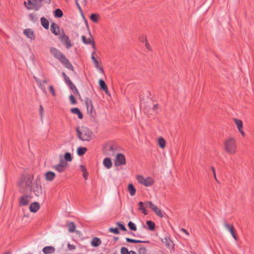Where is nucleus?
<instances>
[{
  "label": "nucleus",
  "instance_id": "nucleus-1",
  "mask_svg": "<svg viewBox=\"0 0 254 254\" xmlns=\"http://www.w3.org/2000/svg\"><path fill=\"white\" fill-rule=\"evenodd\" d=\"M33 179V175H27L22 176L17 182V185L20 191L22 192L32 191Z\"/></svg>",
  "mask_w": 254,
  "mask_h": 254
},
{
  "label": "nucleus",
  "instance_id": "nucleus-2",
  "mask_svg": "<svg viewBox=\"0 0 254 254\" xmlns=\"http://www.w3.org/2000/svg\"><path fill=\"white\" fill-rule=\"evenodd\" d=\"M50 52L51 55H52L56 59L59 60L65 67L71 70H73V66L69 62V60L59 50L55 48L51 47L50 49Z\"/></svg>",
  "mask_w": 254,
  "mask_h": 254
},
{
  "label": "nucleus",
  "instance_id": "nucleus-3",
  "mask_svg": "<svg viewBox=\"0 0 254 254\" xmlns=\"http://www.w3.org/2000/svg\"><path fill=\"white\" fill-rule=\"evenodd\" d=\"M225 151L230 155H234L236 153L237 148V142L236 139L231 136L227 138L224 142Z\"/></svg>",
  "mask_w": 254,
  "mask_h": 254
},
{
  "label": "nucleus",
  "instance_id": "nucleus-4",
  "mask_svg": "<svg viewBox=\"0 0 254 254\" xmlns=\"http://www.w3.org/2000/svg\"><path fill=\"white\" fill-rule=\"evenodd\" d=\"M76 133L78 138L82 141H89L92 138V131L84 127L76 128Z\"/></svg>",
  "mask_w": 254,
  "mask_h": 254
},
{
  "label": "nucleus",
  "instance_id": "nucleus-5",
  "mask_svg": "<svg viewBox=\"0 0 254 254\" xmlns=\"http://www.w3.org/2000/svg\"><path fill=\"white\" fill-rule=\"evenodd\" d=\"M42 1L50 3L51 0H28V3L24 1V4L28 9L38 10L42 6Z\"/></svg>",
  "mask_w": 254,
  "mask_h": 254
},
{
  "label": "nucleus",
  "instance_id": "nucleus-6",
  "mask_svg": "<svg viewBox=\"0 0 254 254\" xmlns=\"http://www.w3.org/2000/svg\"><path fill=\"white\" fill-rule=\"evenodd\" d=\"M68 166V164L62 158L60 160L59 164L53 165L52 168L60 173L64 172Z\"/></svg>",
  "mask_w": 254,
  "mask_h": 254
},
{
  "label": "nucleus",
  "instance_id": "nucleus-7",
  "mask_svg": "<svg viewBox=\"0 0 254 254\" xmlns=\"http://www.w3.org/2000/svg\"><path fill=\"white\" fill-rule=\"evenodd\" d=\"M136 179L139 183L146 187L151 186L154 183V180L151 177L145 178L141 175H138L136 177Z\"/></svg>",
  "mask_w": 254,
  "mask_h": 254
},
{
  "label": "nucleus",
  "instance_id": "nucleus-8",
  "mask_svg": "<svg viewBox=\"0 0 254 254\" xmlns=\"http://www.w3.org/2000/svg\"><path fill=\"white\" fill-rule=\"evenodd\" d=\"M32 191L37 196H39L42 193V187L39 177H37L35 181V183L32 186Z\"/></svg>",
  "mask_w": 254,
  "mask_h": 254
},
{
  "label": "nucleus",
  "instance_id": "nucleus-9",
  "mask_svg": "<svg viewBox=\"0 0 254 254\" xmlns=\"http://www.w3.org/2000/svg\"><path fill=\"white\" fill-rule=\"evenodd\" d=\"M85 104L88 113L92 117H94L95 115V111L93 109L92 100L88 98H86L85 100Z\"/></svg>",
  "mask_w": 254,
  "mask_h": 254
},
{
  "label": "nucleus",
  "instance_id": "nucleus-10",
  "mask_svg": "<svg viewBox=\"0 0 254 254\" xmlns=\"http://www.w3.org/2000/svg\"><path fill=\"white\" fill-rule=\"evenodd\" d=\"M31 198L32 196L30 195H23L19 198V205L21 206L27 205L31 201Z\"/></svg>",
  "mask_w": 254,
  "mask_h": 254
},
{
  "label": "nucleus",
  "instance_id": "nucleus-11",
  "mask_svg": "<svg viewBox=\"0 0 254 254\" xmlns=\"http://www.w3.org/2000/svg\"><path fill=\"white\" fill-rule=\"evenodd\" d=\"M23 34L30 40H34L36 38V34L31 28H26L24 30Z\"/></svg>",
  "mask_w": 254,
  "mask_h": 254
},
{
  "label": "nucleus",
  "instance_id": "nucleus-12",
  "mask_svg": "<svg viewBox=\"0 0 254 254\" xmlns=\"http://www.w3.org/2000/svg\"><path fill=\"white\" fill-rule=\"evenodd\" d=\"M126 164V158L124 155L122 154H118L115 161V164L116 166H120Z\"/></svg>",
  "mask_w": 254,
  "mask_h": 254
},
{
  "label": "nucleus",
  "instance_id": "nucleus-13",
  "mask_svg": "<svg viewBox=\"0 0 254 254\" xmlns=\"http://www.w3.org/2000/svg\"><path fill=\"white\" fill-rule=\"evenodd\" d=\"M234 121L235 124L236 125L239 131H240V132L241 133V134L243 136H244L245 133V132L243 130V124L242 121L240 120L237 119H234Z\"/></svg>",
  "mask_w": 254,
  "mask_h": 254
},
{
  "label": "nucleus",
  "instance_id": "nucleus-14",
  "mask_svg": "<svg viewBox=\"0 0 254 254\" xmlns=\"http://www.w3.org/2000/svg\"><path fill=\"white\" fill-rule=\"evenodd\" d=\"M51 31L52 33L55 35H58L60 34L59 26L56 23L54 22L51 25Z\"/></svg>",
  "mask_w": 254,
  "mask_h": 254
},
{
  "label": "nucleus",
  "instance_id": "nucleus-15",
  "mask_svg": "<svg viewBox=\"0 0 254 254\" xmlns=\"http://www.w3.org/2000/svg\"><path fill=\"white\" fill-rule=\"evenodd\" d=\"M40 208L39 203L37 202L32 203L29 206V210L31 212L35 213Z\"/></svg>",
  "mask_w": 254,
  "mask_h": 254
},
{
  "label": "nucleus",
  "instance_id": "nucleus-16",
  "mask_svg": "<svg viewBox=\"0 0 254 254\" xmlns=\"http://www.w3.org/2000/svg\"><path fill=\"white\" fill-rule=\"evenodd\" d=\"M55 248L53 246H46L43 249V252L45 254H52L55 252Z\"/></svg>",
  "mask_w": 254,
  "mask_h": 254
},
{
  "label": "nucleus",
  "instance_id": "nucleus-17",
  "mask_svg": "<svg viewBox=\"0 0 254 254\" xmlns=\"http://www.w3.org/2000/svg\"><path fill=\"white\" fill-rule=\"evenodd\" d=\"M81 38L83 42L85 44H92L93 48L94 49H95V43L93 41H92L90 38H87L85 36L82 35L81 36Z\"/></svg>",
  "mask_w": 254,
  "mask_h": 254
},
{
  "label": "nucleus",
  "instance_id": "nucleus-18",
  "mask_svg": "<svg viewBox=\"0 0 254 254\" xmlns=\"http://www.w3.org/2000/svg\"><path fill=\"white\" fill-rule=\"evenodd\" d=\"M56 174L52 171H48L45 174V179L47 181H52L55 178Z\"/></svg>",
  "mask_w": 254,
  "mask_h": 254
},
{
  "label": "nucleus",
  "instance_id": "nucleus-19",
  "mask_svg": "<svg viewBox=\"0 0 254 254\" xmlns=\"http://www.w3.org/2000/svg\"><path fill=\"white\" fill-rule=\"evenodd\" d=\"M41 24L42 26L46 29H48L49 27V22L47 19L44 17H42L40 19Z\"/></svg>",
  "mask_w": 254,
  "mask_h": 254
},
{
  "label": "nucleus",
  "instance_id": "nucleus-20",
  "mask_svg": "<svg viewBox=\"0 0 254 254\" xmlns=\"http://www.w3.org/2000/svg\"><path fill=\"white\" fill-rule=\"evenodd\" d=\"M33 77L36 82H37L38 86L41 89L43 92L46 93L47 92L46 89L44 85H42V80L39 79L38 78L36 77L35 76H34Z\"/></svg>",
  "mask_w": 254,
  "mask_h": 254
},
{
  "label": "nucleus",
  "instance_id": "nucleus-21",
  "mask_svg": "<svg viewBox=\"0 0 254 254\" xmlns=\"http://www.w3.org/2000/svg\"><path fill=\"white\" fill-rule=\"evenodd\" d=\"M101 244V240L97 237H94L91 242V245L92 246L94 247H97L100 246Z\"/></svg>",
  "mask_w": 254,
  "mask_h": 254
},
{
  "label": "nucleus",
  "instance_id": "nucleus-22",
  "mask_svg": "<svg viewBox=\"0 0 254 254\" xmlns=\"http://www.w3.org/2000/svg\"><path fill=\"white\" fill-rule=\"evenodd\" d=\"M151 209L155 213V214L159 217L162 218L164 216L163 212L161 210L158 208L156 205H154Z\"/></svg>",
  "mask_w": 254,
  "mask_h": 254
},
{
  "label": "nucleus",
  "instance_id": "nucleus-23",
  "mask_svg": "<svg viewBox=\"0 0 254 254\" xmlns=\"http://www.w3.org/2000/svg\"><path fill=\"white\" fill-rule=\"evenodd\" d=\"M71 112L74 114L77 115L79 119H82L83 118L82 114L78 108H72L71 109Z\"/></svg>",
  "mask_w": 254,
  "mask_h": 254
},
{
  "label": "nucleus",
  "instance_id": "nucleus-24",
  "mask_svg": "<svg viewBox=\"0 0 254 254\" xmlns=\"http://www.w3.org/2000/svg\"><path fill=\"white\" fill-rule=\"evenodd\" d=\"M103 164L107 169L111 168L112 166V162L111 159L109 158H105L103 160Z\"/></svg>",
  "mask_w": 254,
  "mask_h": 254
},
{
  "label": "nucleus",
  "instance_id": "nucleus-25",
  "mask_svg": "<svg viewBox=\"0 0 254 254\" xmlns=\"http://www.w3.org/2000/svg\"><path fill=\"white\" fill-rule=\"evenodd\" d=\"M121 254H137L136 253L133 251H128V249L126 247H122L121 249Z\"/></svg>",
  "mask_w": 254,
  "mask_h": 254
},
{
  "label": "nucleus",
  "instance_id": "nucleus-26",
  "mask_svg": "<svg viewBox=\"0 0 254 254\" xmlns=\"http://www.w3.org/2000/svg\"><path fill=\"white\" fill-rule=\"evenodd\" d=\"M67 226L68 227V231L70 233H72L75 231V225L74 222H69L67 223Z\"/></svg>",
  "mask_w": 254,
  "mask_h": 254
},
{
  "label": "nucleus",
  "instance_id": "nucleus-27",
  "mask_svg": "<svg viewBox=\"0 0 254 254\" xmlns=\"http://www.w3.org/2000/svg\"><path fill=\"white\" fill-rule=\"evenodd\" d=\"M147 227L148 230L153 231L155 229V224L154 222L152 221L148 220L146 222Z\"/></svg>",
  "mask_w": 254,
  "mask_h": 254
},
{
  "label": "nucleus",
  "instance_id": "nucleus-28",
  "mask_svg": "<svg viewBox=\"0 0 254 254\" xmlns=\"http://www.w3.org/2000/svg\"><path fill=\"white\" fill-rule=\"evenodd\" d=\"M138 205H139L138 209L140 211H142V213L144 215H147L148 212L145 208L144 203L142 202V201H140L138 203Z\"/></svg>",
  "mask_w": 254,
  "mask_h": 254
},
{
  "label": "nucleus",
  "instance_id": "nucleus-29",
  "mask_svg": "<svg viewBox=\"0 0 254 254\" xmlns=\"http://www.w3.org/2000/svg\"><path fill=\"white\" fill-rule=\"evenodd\" d=\"M99 85L101 89H102L105 92L108 93V87L104 81L102 79H100Z\"/></svg>",
  "mask_w": 254,
  "mask_h": 254
},
{
  "label": "nucleus",
  "instance_id": "nucleus-30",
  "mask_svg": "<svg viewBox=\"0 0 254 254\" xmlns=\"http://www.w3.org/2000/svg\"><path fill=\"white\" fill-rule=\"evenodd\" d=\"M128 190L131 196H133L135 194L136 190L133 185L130 184L128 186Z\"/></svg>",
  "mask_w": 254,
  "mask_h": 254
},
{
  "label": "nucleus",
  "instance_id": "nucleus-31",
  "mask_svg": "<svg viewBox=\"0 0 254 254\" xmlns=\"http://www.w3.org/2000/svg\"><path fill=\"white\" fill-rule=\"evenodd\" d=\"M86 151L87 148L86 147H80L78 148L77 153L79 156H82L85 153Z\"/></svg>",
  "mask_w": 254,
  "mask_h": 254
},
{
  "label": "nucleus",
  "instance_id": "nucleus-32",
  "mask_svg": "<svg viewBox=\"0 0 254 254\" xmlns=\"http://www.w3.org/2000/svg\"><path fill=\"white\" fill-rule=\"evenodd\" d=\"M59 39L62 43H64L69 39V38L64 32H63L60 34Z\"/></svg>",
  "mask_w": 254,
  "mask_h": 254
},
{
  "label": "nucleus",
  "instance_id": "nucleus-33",
  "mask_svg": "<svg viewBox=\"0 0 254 254\" xmlns=\"http://www.w3.org/2000/svg\"><path fill=\"white\" fill-rule=\"evenodd\" d=\"M63 15V12L61 9L59 8L56 9L54 11V16L56 17L61 18Z\"/></svg>",
  "mask_w": 254,
  "mask_h": 254
},
{
  "label": "nucleus",
  "instance_id": "nucleus-34",
  "mask_svg": "<svg viewBox=\"0 0 254 254\" xmlns=\"http://www.w3.org/2000/svg\"><path fill=\"white\" fill-rule=\"evenodd\" d=\"M100 15L98 14L93 13L90 16V19L95 23L98 22Z\"/></svg>",
  "mask_w": 254,
  "mask_h": 254
},
{
  "label": "nucleus",
  "instance_id": "nucleus-35",
  "mask_svg": "<svg viewBox=\"0 0 254 254\" xmlns=\"http://www.w3.org/2000/svg\"><path fill=\"white\" fill-rule=\"evenodd\" d=\"M158 145L162 149L165 147L166 141L163 138L159 137L158 138Z\"/></svg>",
  "mask_w": 254,
  "mask_h": 254
},
{
  "label": "nucleus",
  "instance_id": "nucleus-36",
  "mask_svg": "<svg viewBox=\"0 0 254 254\" xmlns=\"http://www.w3.org/2000/svg\"><path fill=\"white\" fill-rule=\"evenodd\" d=\"M62 75L64 78L65 83L68 86L72 82L70 80L69 78L66 75V74L64 72L62 73Z\"/></svg>",
  "mask_w": 254,
  "mask_h": 254
},
{
  "label": "nucleus",
  "instance_id": "nucleus-37",
  "mask_svg": "<svg viewBox=\"0 0 254 254\" xmlns=\"http://www.w3.org/2000/svg\"><path fill=\"white\" fill-rule=\"evenodd\" d=\"M64 158L65 161L70 162L72 161V158L71 154L69 152H66L64 155Z\"/></svg>",
  "mask_w": 254,
  "mask_h": 254
},
{
  "label": "nucleus",
  "instance_id": "nucleus-38",
  "mask_svg": "<svg viewBox=\"0 0 254 254\" xmlns=\"http://www.w3.org/2000/svg\"><path fill=\"white\" fill-rule=\"evenodd\" d=\"M68 86L70 88V89L73 91L74 94L78 93V91L77 88H76L75 86L74 85L73 83L69 85Z\"/></svg>",
  "mask_w": 254,
  "mask_h": 254
},
{
  "label": "nucleus",
  "instance_id": "nucleus-39",
  "mask_svg": "<svg viewBox=\"0 0 254 254\" xmlns=\"http://www.w3.org/2000/svg\"><path fill=\"white\" fill-rule=\"evenodd\" d=\"M128 226L131 230L136 231V227L134 223L131 221H129L128 223Z\"/></svg>",
  "mask_w": 254,
  "mask_h": 254
},
{
  "label": "nucleus",
  "instance_id": "nucleus-40",
  "mask_svg": "<svg viewBox=\"0 0 254 254\" xmlns=\"http://www.w3.org/2000/svg\"><path fill=\"white\" fill-rule=\"evenodd\" d=\"M94 53H95V52H93L92 53L91 59H92V60L95 67L97 68V67H98L99 65L98 62L97 61V60L95 59V58L94 56Z\"/></svg>",
  "mask_w": 254,
  "mask_h": 254
},
{
  "label": "nucleus",
  "instance_id": "nucleus-41",
  "mask_svg": "<svg viewBox=\"0 0 254 254\" xmlns=\"http://www.w3.org/2000/svg\"><path fill=\"white\" fill-rule=\"evenodd\" d=\"M69 98L71 104L75 105L76 104L77 102L73 95L71 94L69 96Z\"/></svg>",
  "mask_w": 254,
  "mask_h": 254
},
{
  "label": "nucleus",
  "instance_id": "nucleus-42",
  "mask_svg": "<svg viewBox=\"0 0 254 254\" xmlns=\"http://www.w3.org/2000/svg\"><path fill=\"white\" fill-rule=\"evenodd\" d=\"M144 204V206L145 207H149L150 208H152L154 206V204H153L151 201H146Z\"/></svg>",
  "mask_w": 254,
  "mask_h": 254
},
{
  "label": "nucleus",
  "instance_id": "nucleus-43",
  "mask_svg": "<svg viewBox=\"0 0 254 254\" xmlns=\"http://www.w3.org/2000/svg\"><path fill=\"white\" fill-rule=\"evenodd\" d=\"M224 226L225 228L230 232L232 230H234V228L233 226H231L227 223H225L224 224Z\"/></svg>",
  "mask_w": 254,
  "mask_h": 254
},
{
  "label": "nucleus",
  "instance_id": "nucleus-44",
  "mask_svg": "<svg viewBox=\"0 0 254 254\" xmlns=\"http://www.w3.org/2000/svg\"><path fill=\"white\" fill-rule=\"evenodd\" d=\"M64 44L65 45V46L66 48L67 49H70V48L72 47V44H71V43L70 41L69 40V39L68 40H67V41H66L65 43H64Z\"/></svg>",
  "mask_w": 254,
  "mask_h": 254
},
{
  "label": "nucleus",
  "instance_id": "nucleus-45",
  "mask_svg": "<svg viewBox=\"0 0 254 254\" xmlns=\"http://www.w3.org/2000/svg\"><path fill=\"white\" fill-rule=\"evenodd\" d=\"M49 90L53 96H56V91H55V89L53 85H51L49 86Z\"/></svg>",
  "mask_w": 254,
  "mask_h": 254
},
{
  "label": "nucleus",
  "instance_id": "nucleus-46",
  "mask_svg": "<svg viewBox=\"0 0 254 254\" xmlns=\"http://www.w3.org/2000/svg\"><path fill=\"white\" fill-rule=\"evenodd\" d=\"M146 252V249L144 247H140L138 250L139 254H145Z\"/></svg>",
  "mask_w": 254,
  "mask_h": 254
},
{
  "label": "nucleus",
  "instance_id": "nucleus-47",
  "mask_svg": "<svg viewBox=\"0 0 254 254\" xmlns=\"http://www.w3.org/2000/svg\"><path fill=\"white\" fill-rule=\"evenodd\" d=\"M109 231L115 234H119V231L117 228H110L109 229Z\"/></svg>",
  "mask_w": 254,
  "mask_h": 254
},
{
  "label": "nucleus",
  "instance_id": "nucleus-48",
  "mask_svg": "<svg viewBox=\"0 0 254 254\" xmlns=\"http://www.w3.org/2000/svg\"><path fill=\"white\" fill-rule=\"evenodd\" d=\"M117 225L119 227V229L123 231H126L127 229L126 227L122 224L120 223V222H117Z\"/></svg>",
  "mask_w": 254,
  "mask_h": 254
},
{
  "label": "nucleus",
  "instance_id": "nucleus-49",
  "mask_svg": "<svg viewBox=\"0 0 254 254\" xmlns=\"http://www.w3.org/2000/svg\"><path fill=\"white\" fill-rule=\"evenodd\" d=\"M29 17L30 20L32 21H35V20L37 19L36 18V15L33 13H31L29 14Z\"/></svg>",
  "mask_w": 254,
  "mask_h": 254
},
{
  "label": "nucleus",
  "instance_id": "nucleus-50",
  "mask_svg": "<svg viewBox=\"0 0 254 254\" xmlns=\"http://www.w3.org/2000/svg\"><path fill=\"white\" fill-rule=\"evenodd\" d=\"M126 240L127 242H128V243H136V240L130 239V238H127L126 239Z\"/></svg>",
  "mask_w": 254,
  "mask_h": 254
},
{
  "label": "nucleus",
  "instance_id": "nucleus-51",
  "mask_svg": "<svg viewBox=\"0 0 254 254\" xmlns=\"http://www.w3.org/2000/svg\"><path fill=\"white\" fill-rule=\"evenodd\" d=\"M67 246L70 250H73L75 249V246L70 244H68Z\"/></svg>",
  "mask_w": 254,
  "mask_h": 254
},
{
  "label": "nucleus",
  "instance_id": "nucleus-52",
  "mask_svg": "<svg viewBox=\"0 0 254 254\" xmlns=\"http://www.w3.org/2000/svg\"><path fill=\"white\" fill-rule=\"evenodd\" d=\"M139 40L142 43H145L147 41L146 38L144 36H142L139 38Z\"/></svg>",
  "mask_w": 254,
  "mask_h": 254
},
{
  "label": "nucleus",
  "instance_id": "nucleus-53",
  "mask_svg": "<svg viewBox=\"0 0 254 254\" xmlns=\"http://www.w3.org/2000/svg\"><path fill=\"white\" fill-rule=\"evenodd\" d=\"M80 168L81 171L82 173L87 171L86 169L84 166L81 165L80 166Z\"/></svg>",
  "mask_w": 254,
  "mask_h": 254
},
{
  "label": "nucleus",
  "instance_id": "nucleus-54",
  "mask_svg": "<svg viewBox=\"0 0 254 254\" xmlns=\"http://www.w3.org/2000/svg\"><path fill=\"white\" fill-rule=\"evenodd\" d=\"M82 173H83V177H84V178L85 180H87V178H88V173L87 172V171H86V172H83Z\"/></svg>",
  "mask_w": 254,
  "mask_h": 254
},
{
  "label": "nucleus",
  "instance_id": "nucleus-55",
  "mask_svg": "<svg viewBox=\"0 0 254 254\" xmlns=\"http://www.w3.org/2000/svg\"><path fill=\"white\" fill-rule=\"evenodd\" d=\"M230 232L231 233L232 237L234 238V239L235 240H237V237L234 233V230H232L231 231H230Z\"/></svg>",
  "mask_w": 254,
  "mask_h": 254
},
{
  "label": "nucleus",
  "instance_id": "nucleus-56",
  "mask_svg": "<svg viewBox=\"0 0 254 254\" xmlns=\"http://www.w3.org/2000/svg\"><path fill=\"white\" fill-rule=\"evenodd\" d=\"M149 242L148 241H141V240H137L136 243H148Z\"/></svg>",
  "mask_w": 254,
  "mask_h": 254
},
{
  "label": "nucleus",
  "instance_id": "nucleus-57",
  "mask_svg": "<svg viewBox=\"0 0 254 254\" xmlns=\"http://www.w3.org/2000/svg\"><path fill=\"white\" fill-rule=\"evenodd\" d=\"M43 110H44V109H43L42 106L40 105V114L41 117L42 116Z\"/></svg>",
  "mask_w": 254,
  "mask_h": 254
},
{
  "label": "nucleus",
  "instance_id": "nucleus-58",
  "mask_svg": "<svg viewBox=\"0 0 254 254\" xmlns=\"http://www.w3.org/2000/svg\"><path fill=\"white\" fill-rule=\"evenodd\" d=\"M181 231L183 232H184L185 234H186L187 236L189 235V232L184 228H182L181 229Z\"/></svg>",
  "mask_w": 254,
  "mask_h": 254
},
{
  "label": "nucleus",
  "instance_id": "nucleus-59",
  "mask_svg": "<svg viewBox=\"0 0 254 254\" xmlns=\"http://www.w3.org/2000/svg\"><path fill=\"white\" fill-rule=\"evenodd\" d=\"M97 68L98 69V70L100 72L103 73L104 70H103V69L101 67L99 66L98 67H97Z\"/></svg>",
  "mask_w": 254,
  "mask_h": 254
},
{
  "label": "nucleus",
  "instance_id": "nucleus-60",
  "mask_svg": "<svg viewBox=\"0 0 254 254\" xmlns=\"http://www.w3.org/2000/svg\"><path fill=\"white\" fill-rule=\"evenodd\" d=\"M212 172H213V174L214 175V178H215V180H217L215 171L214 168L213 167H212Z\"/></svg>",
  "mask_w": 254,
  "mask_h": 254
},
{
  "label": "nucleus",
  "instance_id": "nucleus-61",
  "mask_svg": "<svg viewBox=\"0 0 254 254\" xmlns=\"http://www.w3.org/2000/svg\"><path fill=\"white\" fill-rule=\"evenodd\" d=\"M48 80L45 79L44 80H42V85H44V84L48 83Z\"/></svg>",
  "mask_w": 254,
  "mask_h": 254
},
{
  "label": "nucleus",
  "instance_id": "nucleus-62",
  "mask_svg": "<svg viewBox=\"0 0 254 254\" xmlns=\"http://www.w3.org/2000/svg\"><path fill=\"white\" fill-rule=\"evenodd\" d=\"M145 47L147 49L150 50V46L147 41L145 42Z\"/></svg>",
  "mask_w": 254,
  "mask_h": 254
},
{
  "label": "nucleus",
  "instance_id": "nucleus-63",
  "mask_svg": "<svg viewBox=\"0 0 254 254\" xmlns=\"http://www.w3.org/2000/svg\"><path fill=\"white\" fill-rule=\"evenodd\" d=\"M76 5L78 7V8H79V10H81V8L80 7V6L79 5V4L78 3V2H77V0H76Z\"/></svg>",
  "mask_w": 254,
  "mask_h": 254
},
{
  "label": "nucleus",
  "instance_id": "nucleus-64",
  "mask_svg": "<svg viewBox=\"0 0 254 254\" xmlns=\"http://www.w3.org/2000/svg\"><path fill=\"white\" fill-rule=\"evenodd\" d=\"M165 240L167 241V245L168 246H169V245H170L169 243L171 242L170 240H169V239H167V238H165Z\"/></svg>",
  "mask_w": 254,
  "mask_h": 254
}]
</instances>
